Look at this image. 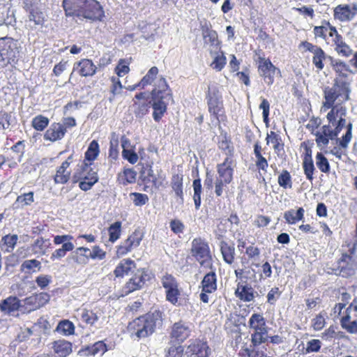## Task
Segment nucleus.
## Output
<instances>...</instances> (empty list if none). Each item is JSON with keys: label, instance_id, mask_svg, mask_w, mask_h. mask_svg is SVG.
Instances as JSON below:
<instances>
[{"label": "nucleus", "instance_id": "f03ea898", "mask_svg": "<svg viewBox=\"0 0 357 357\" xmlns=\"http://www.w3.org/2000/svg\"><path fill=\"white\" fill-rule=\"evenodd\" d=\"M162 324V312L155 310L144 316H141L132 322L128 326L132 336H136L138 339L145 338L152 335L156 327Z\"/></svg>", "mask_w": 357, "mask_h": 357}, {"label": "nucleus", "instance_id": "c9c22d12", "mask_svg": "<svg viewBox=\"0 0 357 357\" xmlns=\"http://www.w3.org/2000/svg\"><path fill=\"white\" fill-rule=\"evenodd\" d=\"M238 298L245 302H250L254 298V291L251 287L248 285H243L238 287L236 292Z\"/></svg>", "mask_w": 357, "mask_h": 357}, {"label": "nucleus", "instance_id": "864d4df0", "mask_svg": "<svg viewBox=\"0 0 357 357\" xmlns=\"http://www.w3.org/2000/svg\"><path fill=\"white\" fill-rule=\"evenodd\" d=\"M57 330L62 331L65 335H71L74 333L75 326L71 321L63 320L59 322Z\"/></svg>", "mask_w": 357, "mask_h": 357}, {"label": "nucleus", "instance_id": "052dcab7", "mask_svg": "<svg viewBox=\"0 0 357 357\" xmlns=\"http://www.w3.org/2000/svg\"><path fill=\"white\" fill-rule=\"evenodd\" d=\"M122 156L131 164H135L139 159L137 153L133 149L122 151Z\"/></svg>", "mask_w": 357, "mask_h": 357}, {"label": "nucleus", "instance_id": "8fccbe9b", "mask_svg": "<svg viewBox=\"0 0 357 357\" xmlns=\"http://www.w3.org/2000/svg\"><path fill=\"white\" fill-rule=\"evenodd\" d=\"M10 149L17 154L16 159L17 162H22L25 152V141H18L10 148Z\"/></svg>", "mask_w": 357, "mask_h": 357}, {"label": "nucleus", "instance_id": "aec40b11", "mask_svg": "<svg viewBox=\"0 0 357 357\" xmlns=\"http://www.w3.org/2000/svg\"><path fill=\"white\" fill-rule=\"evenodd\" d=\"M190 331L188 324L178 321L173 325L171 335L176 340L183 342L190 336Z\"/></svg>", "mask_w": 357, "mask_h": 357}, {"label": "nucleus", "instance_id": "0eeeda50", "mask_svg": "<svg viewBox=\"0 0 357 357\" xmlns=\"http://www.w3.org/2000/svg\"><path fill=\"white\" fill-rule=\"evenodd\" d=\"M22 7L28 13L26 24L31 29L37 26H43L45 22V14L43 12L40 0H24Z\"/></svg>", "mask_w": 357, "mask_h": 357}, {"label": "nucleus", "instance_id": "4c0bfd02", "mask_svg": "<svg viewBox=\"0 0 357 357\" xmlns=\"http://www.w3.org/2000/svg\"><path fill=\"white\" fill-rule=\"evenodd\" d=\"M78 315L82 321L89 325H93L98 319L96 313L86 309H82L78 312Z\"/></svg>", "mask_w": 357, "mask_h": 357}, {"label": "nucleus", "instance_id": "ddd939ff", "mask_svg": "<svg viewBox=\"0 0 357 357\" xmlns=\"http://www.w3.org/2000/svg\"><path fill=\"white\" fill-rule=\"evenodd\" d=\"M91 165V163L87 164L85 161H83L80 166H78V168L73 175L75 183L78 182L79 180L92 181V183H96L98 181V174L92 169Z\"/></svg>", "mask_w": 357, "mask_h": 357}, {"label": "nucleus", "instance_id": "0e129e2a", "mask_svg": "<svg viewBox=\"0 0 357 357\" xmlns=\"http://www.w3.org/2000/svg\"><path fill=\"white\" fill-rule=\"evenodd\" d=\"M324 96L325 98V101L323 102V105L321 107V111L326 112L327 109L335 107V100L329 96L328 93L324 91Z\"/></svg>", "mask_w": 357, "mask_h": 357}, {"label": "nucleus", "instance_id": "f3484780", "mask_svg": "<svg viewBox=\"0 0 357 357\" xmlns=\"http://www.w3.org/2000/svg\"><path fill=\"white\" fill-rule=\"evenodd\" d=\"M73 160V156L70 155L66 160L62 162L58 167L56 174L54 176V183L56 184H66L70 179V171L68 170L69 166Z\"/></svg>", "mask_w": 357, "mask_h": 357}, {"label": "nucleus", "instance_id": "49530a36", "mask_svg": "<svg viewBox=\"0 0 357 357\" xmlns=\"http://www.w3.org/2000/svg\"><path fill=\"white\" fill-rule=\"evenodd\" d=\"M47 242L48 240L43 238H37L32 245L34 253L42 255H45L46 253V248L48 247V245H46Z\"/></svg>", "mask_w": 357, "mask_h": 357}, {"label": "nucleus", "instance_id": "bb28decb", "mask_svg": "<svg viewBox=\"0 0 357 357\" xmlns=\"http://www.w3.org/2000/svg\"><path fill=\"white\" fill-rule=\"evenodd\" d=\"M305 211L302 207L298 208L296 211L294 209L287 211L284 213V218L288 224H296L299 220H303Z\"/></svg>", "mask_w": 357, "mask_h": 357}, {"label": "nucleus", "instance_id": "f8f14e48", "mask_svg": "<svg viewBox=\"0 0 357 357\" xmlns=\"http://www.w3.org/2000/svg\"><path fill=\"white\" fill-rule=\"evenodd\" d=\"M259 73L264 77V82L268 85H271L274 82V76L276 73H280L278 69L269 59L265 58H259Z\"/></svg>", "mask_w": 357, "mask_h": 357}, {"label": "nucleus", "instance_id": "79ce46f5", "mask_svg": "<svg viewBox=\"0 0 357 357\" xmlns=\"http://www.w3.org/2000/svg\"><path fill=\"white\" fill-rule=\"evenodd\" d=\"M316 165L321 172L324 173L330 172V165L328 159L321 153L319 152L316 155Z\"/></svg>", "mask_w": 357, "mask_h": 357}, {"label": "nucleus", "instance_id": "a878e982", "mask_svg": "<svg viewBox=\"0 0 357 357\" xmlns=\"http://www.w3.org/2000/svg\"><path fill=\"white\" fill-rule=\"evenodd\" d=\"M266 140L267 144L269 143L273 144V149L278 155H279L281 152L284 151V144L282 143V139L278 134L271 131L270 134L267 135Z\"/></svg>", "mask_w": 357, "mask_h": 357}, {"label": "nucleus", "instance_id": "e433bc0d", "mask_svg": "<svg viewBox=\"0 0 357 357\" xmlns=\"http://www.w3.org/2000/svg\"><path fill=\"white\" fill-rule=\"evenodd\" d=\"M100 153L99 144L96 140H93L85 153V160L92 162L96 159Z\"/></svg>", "mask_w": 357, "mask_h": 357}, {"label": "nucleus", "instance_id": "de8ad7c7", "mask_svg": "<svg viewBox=\"0 0 357 357\" xmlns=\"http://www.w3.org/2000/svg\"><path fill=\"white\" fill-rule=\"evenodd\" d=\"M312 57V63L315 66V67L319 70H321L324 64L323 63L324 60L326 58V55L322 49H320L317 52L313 54Z\"/></svg>", "mask_w": 357, "mask_h": 357}, {"label": "nucleus", "instance_id": "dca6fc26", "mask_svg": "<svg viewBox=\"0 0 357 357\" xmlns=\"http://www.w3.org/2000/svg\"><path fill=\"white\" fill-rule=\"evenodd\" d=\"M204 44L208 47L211 55L213 52L221 50L220 42L218 40V33L212 29H206L203 31Z\"/></svg>", "mask_w": 357, "mask_h": 357}, {"label": "nucleus", "instance_id": "603ef678", "mask_svg": "<svg viewBox=\"0 0 357 357\" xmlns=\"http://www.w3.org/2000/svg\"><path fill=\"white\" fill-rule=\"evenodd\" d=\"M162 284L166 290L178 287V284L176 278L172 275L168 273L162 278Z\"/></svg>", "mask_w": 357, "mask_h": 357}, {"label": "nucleus", "instance_id": "c756f323", "mask_svg": "<svg viewBox=\"0 0 357 357\" xmlns=\"http://www.w3.org/2000/svg\"><path fill=\"white\" fill-rule=\"evenodd\" d=\"M211 56L213 57V61H212L211 66L216 71H221L227 63V59L224 52L221 50L217 52L215 51L213 52V55H211Z\"/></svg>", "mask_w": 357, "mask_h": 357}, {"label": "nucleus", "instance_id": "423d86ee", "mask_svg": "<svg viewBox=\"0 0 357 357\" xmlns=\"http://www.w3.org/2000/svg\"><path fill=\"white\" fill-rule=\"evenodd\" d=\"M234 167L235 164L232 158L229 157H227L222 163L218 165V176L215 183V192L218 197L222 195L223 186L231 182Z\"/></svg>", "mask_w": 357, "mask_h": 357}, {"label": "nucleus", "instance_id": "9d476101", "mask_svg": "<svg viewBox=\"0 0 357 357\" xmlns=\"http://www.w3.org/2000/svg\"><path fill=\"white\" fill-rule=\"evenodd\" d=\"M151 279V274L148 270L144 268L137 269L132 277L125 285V292L131 293L140 289L146 281Z\"/></svg>", "mask_w": 357, "mask_h": 357}, {"label": "nucleus", "instance_id": "338daca9", "mask_svg": "<svg viewBox=\"0 0 357 357\" xmlns=\"http://www.w3.org/2000/svg\"><path fill=\"white\" fill-rule=\"evenodd\" d=\"M52 282V278L50 275H39L36 279V282L40 289H43L47 287Z\"/></svg>", "mask_w": 357, "mask_h": 357}, {"label": "nucleus", "instance_id": "473e14b6", "mask_svg": "<svg viewBox=\"0 0 357 357\" xmlns=\"http://www.w3.org/2000/svg\"><path fill=\"white\" fill-rule=\"evenodd\" d=\"M248 324L254 331L266 328V321L262 314L255 313L250 317Z\"/></svg>", "mask_w": 357, "mask_h": 357}, {"label": "nucleus", "instance_id": "c85d7f7f", "mask_svg": "<svg viewBox=\"0 0 357 357\" xmlns=\"http://www.w3.org/2000/svg\"><path fill=\"white\" fill-rule=\"evenodd\" d=\"M172 188L174 191L176 195L179 198V203H183V176L176 174L172 178Z\"/></svg>", "mask_w": 357, "mask_h": 357}, {"label": "nucleus", "instance_id": "680f3d73", "mask_svg": "<svg viewBox=\"0 0 357 357\" xmlns=\"http://www.w3.org/2000/svg\"><path fill=\"white\" fill-rule=\"evenodd\" d=\"M321 342L319 340L312 339L307 342L306 347L307 353L318 352L321 348Z\"/></svg>", "mask_w": 357, "mask_h": 357}, {"label": "nucleus", "instance_id": "39448f33", "mask_svg": "<svg viewBox=\"0 0 357 357\" xmlns=\"http://www.w3.org/2000/svg\"><path fill=\"white\" fill-rule=\"evenodd\" d=\"M20 43L12 38H0V65L15 63L20 54Z\"/></svg>", "mask_w": 357, "mask_h": 357}, {"label": "nucleus", "instance_id": "6ab92c4d", "mask_svg": "<svg viewBox=\"0 0 357 357\" xmlns=\"http://www.w3.org/2000/svg\"><path fill=\"white\" fill-rule=\"evenodd\" d=\"M74 70H77L82 77H89L96 73V66L91 60L84 59L75 64Z\"/></svg>", "mask_w": 357, "mask_h": 357}, {"label": "nucleus", "instance_id": "6e6d98bb", "mask_svg": "<svg viewBox=\"0 0 357 357\" xmlns=\"http://www.w3.org/2000/svg\"><path fill=\"white\" fill-rule=\"evenodd\" d=\"M130 197H134L133 203L137 206L145 205L149 202V197L146 194L132 192Z\"/></svg>", "mask_w": 357, "mask_h": 357}, {"label": "nucleus", "instance_id": "4468645a", "mask_svg": "<svg viewBox=\"0 0 357 357\" xmlns=\"http://www.w3.org/2000/svg\"><path fill=\"white\" fill-rule=\"evenodd\" d=\"M333 16L335 20L340 22H350L357 15V3L340 4L333 10Z\"/></svg>", "mask_w": 357, "mask_h": 357}, {"label": "nucleus", "instance_id": "9b49d317", "mask_svg": "<svg viewBox=\"0 0 357 357\" xmlns=\"http://www.w3.org/2000/svg\"><path fill=\"white\" fill-rule=\"evenodd\" d=\"M142 238L143 234L139 230H135L117 247V255L123 256L131 252L139 245Z\"/></svg>", "mask_w": 357, "mask_h": 357}, {"label": "nucleus", "instance_id": "a18cd8bd", "mask_svg": "<svg viewBox=\"0 0 357 357\" xmlns=\"http://www.w3.org/2000/svg\"><path fill=\"white\" fill-rule=\"evenodd\" d=\"M86 349L89 351V354L93 356L98 354L102 355L107 350L106 344L102 341H98L92 346L86 347Z\"/></svg>", "mask_w": 357, "mask_h": 357}, {"label": "nucleus", "instance_id": "6e6552de", "mask_svg": "<svg viewBox=\"0 0 357 357\" xmlns=\"http://www.w3.org/2000/svg\"><path fill=\"white\" fill-rule=\"evenodd\" d=\"M324 91L342 105L350 98L351 82L349 79L335 77L333 86L326 87Z\"/></svg>", "mask_w": 357, "mask_h": 357}, {"label": "nucleus", "instance_id": "cd10ccee", "mask_svg": "<svg viewBox=\"0 0 357 357\" xmlns=\"http://www.w3.org/2000/svg\"><path fill=\"white\" fill-rule=\"evenodd\" d=\"M220 250L224 261L228 264H231L234 262L235 255L234 245L222 241L220 243Z\"/></svg>", "mask_w": 357, "mask_h": 357}, {"label": "nucleus", "instance_id": "7c9ffc66", "mask_svg": "<svg viewBox=\"0 0 357 357\" xmlns=\"http://www.w3.org/2000/svg\"><path fill=\"white\" fill-rule=\"evenodd\" d=\"M135 267V262L131 259H124L115 268L114 273L116 277H123Z\"/></svg>", "mask_w": 357, "mask_h": 357}, {"label": "nucleus", "instance_id": "bf43d9fd", "mask_svg": "<svg viewBox=\"0 0 357 357\" xmlns=\"http://www.w3.org/2000/svg\"><path fill=\"white\" fill-rule=\"evenodd\" d=\"M112 86L111 87V93H112V97L109 98V101L112 102L116 95L120 94L121 89L123 88L122 84L119 79L116 77L112 78Z\"/></svg>", "mask_w": 357, "mask_h": 357}, {"label": "nucleus", "instance_id": "13d9d810", "mask_svg": "<svg viewBox=\"0 0 357 357\" xmlns=\"http://www.w3.org/2000/svg\"><path fill=\"white\" fill-rule=\"evenodd\" d=\"M303 167L304 169V173L306 176V178L312 181L314 178L313 173L314 171V166L313 161H303Z\"/></svg>", "mask_w": 357, "mask_h": 357}, {"label": "nucleus", "instance_id": "f257e3e1", "mask_svg": "<svg viewBox=\"0 0 357 357\" xmlns=\"http://www.w3.org/2000/svg\"><path fill=\"white\" fill-rule=\"evenodd\" d=\"M62 6L66 17L100 21L105 16L102 6L96 0H63Z\"/></svg>", "mask_w": 357, "mask_h": 357}, {"label": "nucleus", "instance_id": "b1692460", "mask_svg": "<svg viewBox=\"0 0 357 357\" xmlns=\"http://www.w3.org/2000/svg\"><path fill=\"white\" fill-rule=\"evenodd\" d=\"M53 349L56 357H67L72 352V344L66 340H59L53 343Z\"/></svg>", "mask_w": 357, "mask_h": 357}, {"label": "nucleus", "instance_id": "20e7f679", "mask_svg": "<svg viewBox=\"0 0 357 357\" xmlns=\"http://www.w3.org/2000/svg\"><path fill=\"white\" fill-rule=\"evenodd\" d=\"M208 111L211 114V123L219 125L224 116L223 100L219 88L215 85L208 86L206 95Z\"/></svg>", "mask_w": 357, "mask_h": 357}, {"label": "nucleus", "instance_id": "4d7b16f0", "mask_svg": "<svg viewBox=\"0 0 357 357\" xmlns=\"http://www.w3.org/2000/svg\"><path fill=\"white\" fill-rule=\"evenodd\" d=\"M183 347L181 345H171L167 350L166 357H182Z\"/></svg>", "mask_w": 357, "mask_h": 357}, {"label": "nucleus", "instance_id": "2f4dec72", "mask_svg": "<svg viewBox=\"0 0 357 357\" xmlns=\"http://www.w3.org/2000/svg\"><path fill=\"white\" fill-rule=\"evenodd\" d=\"M41 268L40 261L36 259L25 260L20 267V270L26 273H36Z\"/></svg>", "mask_w": 357, "mask_h": 357}, {"label": "nucleus", "instance_id": "72a5a7b5", "mask_svg": "<svg viewBox=\"0 0 357 357\" xmlns=\"http://www.w3.org/2000/svg\"><path fill=\"white\" fill-rule=\"evenodd\" d=\"M89 252L91 250L84 247H79L72 252V258L78 264L84 263L85 259L90 258Z\"/></svg>", "mask_w": 357, "mask_h": 357}, {"label": "nucleus", "instance_id": "a19ab883", "mask_svg": "<svg viewBox=\"0 0 357 357\" xmlns=\"http://www.w3.org/2000/svg\"><path fill=\"white\" fill-rule=\"evenodd\" d=\"M31 123L35 130L43 131L48 126L49 119L43 115H38L33 119Z\"/></svg>", "mask_w": 357, "mask_h": 357}, {"label": "nucleus", "instance_id": "f704fd0d", "mask_svg": "<svg viewBox=\"0 0 357 357\" xmlns=\"http://www.w3.org/2000/svg\"><path fill=\"white\" fill-rule=\"evenodd\" d=\"M252 344L253 347H257L262 343H264L268 338V333L266 328H263L261 330L255 331L252 334Z\"/></svg>", "mask_w": 357, "mask_h": 357}, {"label": "nucleus", "instance_id": "a211bd4d", "mask_svg": "<svg viewBox=\"0 0 357 357\" xmlns=\"http://www.w3.org/2000/svg\"><path fill=\"white\" fill-rule=\"evenodd\" d=\"M66 132V128L61 123H54L46 130L44 139L51 142L61 139Z\"/></svg>", "mask_w": 357, "mask_h": 357}, {"label": "nucleus", "instance_id": "e2e57ef3", "mask_svg": "<svg viewBox=\"0 0 357 357\" xmlns=\"http://www.w3.org/2000/svg\"><path fill=\"white\" fill-rule=\"evenodd\" d=\"M280 295L281 291L278 287L272 288L267 294V302L271 305L274 304Z\"/></svg>", "mask_w": 357, "mask_h": 357}, {"label": "nucleus", "instance_id": "2eb2a0df", "mask_svg": "<svg viewBox=\"0 0 357 357\" xmlns=\"http://www.w3.org/2000/svg\"><path fill=\"white\" fill-rule=\"evenodd\" d=\"M208 351L206 342L196 340L188 347L185 354L188 357H208Z\"/></svg>", "mask_w": 357, "mask_h": 357}, {"label": "nucleus", "instance_id": "ea45409f", "mask_svg": "<svg viewBox=\"0 0 357 357\" xmlns=\"http://www.w3.org/2000/svg\"><path fill=\"white\" fill-rule=\"evenodd\" d=\"M121 222L119 221L115 222L112 224L108 228L109 240L112 243L117 241L121 236Z\"/></svg>", "mask_w": 357, "mask_h": 357}, {"label": "nucleus", "instance_id": "774afa93", "mask_svg": "<svg viewBox=\"0 0 357 357\" xmlns=\"http://www.w3.org/2000/svg\"><path fill=\"white\" fill-rule=\"evenodd\" d=\"M118 144L119 142L117 138H112L110 141L109 156L114 160L117 158L119 155Z\"/></svg>", "mask_w": 357, "mask_h": 357}, {"label": "nucleus", "instance_id": "5fc2aeb1", "mask_svg": "<svg viewBox=\"0 0 357 357\" xmlns=\"http://www.w3.org/2000/svg\"><path fill=\"white\" fill-rule=\"evenodd\" d=\"M180 296V291L178 287L169 289L166 290V298L172 304L176 305L178 303V296Z\"/></svg>", "mask_w": 357, "mask_h": 357}, {"label": "nucleus", "instance_id": "5701e85b", "mask_svg": "<svg viewBox=\"0 0 357 357\" xmlns=\"http://www.w3.org/2000/svg\"><path fill=\"white\" fill-rule=\"evenodd\" d=\"M202 291L213 293L217 289V278L214 271L206 274L201 282Z\"/></svg>", "mask_w": 357, "mask_h": 357}, {"label": "nucleus", "instance_id": "393cba45", "mask_svg": "<svg viewBox=\"0 0 357 357\" xmlns=\"http://www.w3.org/2000/svg\"><path fill=\"white\" fill-rule=\"evenodd\" d=\"M328 59L331 61V66H333V70L337 74V77H340L342 79H348V75L344 72L352 73L349 68V66L345 62L339 59H334L331 56H328Z\"/></svg>", "mask_w": 357, "mask_h": 357}, {"label": "nucleus", "instance_id": "09e8293b", "mask_svg": "<svg viewBox=\"0 0 357 357\" xmlns=\"http://www.w3.org/2000/svg\"><path fill=\"white\" fill-rule=\"evenodd\" d=\"M278 181L279 185L284 188H291L292 186L291 175L287 170H283L282 172V173L278 176Z\"/></svg>", "mask_w": 357, "mask_h": 357}, {"label": "nucleus", "instance_id": "58836bf2", "mask_svg": "<svg viewBox=\"0 0 357 357\" xmlns=\"http://www.w3.org/2000/svg\"><path fill=\"white\" fill-rule=\"evenodd\" d=\"M194 195L193 200L195 206L197 210L199 209L201 206V194H202V184L199 178L195 179L192 183Z\"/></svg>", "mask_w": 357, "mask_h": 357}, {"label": "nucleus", "instance_id": "3c124183", "mask_svg": "<svg viewBox=\"0 0 357 357\" xmlns=\"http://www.w3.org/2000/svg\"><path fill=\"white\" fill-rule=\"evenodd\" d=\"M241 357H264L266 354L263 351L257 349V347H253V349L245 348L239 352Z\"/></svg>", "mask_w": 357, "mask_h": 357}, {"label": "nucleus", "instance_id": "7ed1b4c3", "mask_svg": "<svg viewBox=\"0 0 357 357\" xmlns=\"http://www.w3.org/2000/svg\"><path fill=\"white\" fill-rule=\"evenodd\" d=\"M170 100H172L171 90L165 78L161 77L154 84L150 101L153 109V118L155 121H160Z\"/></svg>", "mask_w": 357, "mask_h": 357}, {"label": "nucleus", "instance_id": "1a4fd4ad", "mask_svg": "<svg viewBox=\"0 0 357 357\" xmlns=\"http://www.w3.org/2000/svg\"><path fill=\"white\" fill-rule=\"evenodd\" d=\"M191 253L201 266L212 268L210 249L205 241L200 238H195L192 242Z\"/></svg>", "mask_w": 357, "mask_h": 357}, {"label": "nucleus", "instance_id": "412c9836", "mask_svg": "<svg viewBox=\"0 0 357 357\" xmlns=\"http://www.w3.org/2000/svg\"><path fill=\"white\" fill-rule=\"evenodd\" d=\"M20 301L16 296H9L0 303V310L6 314H13L18 311L20 307Z\"/></svg>", "mask_w": 357, "mask_h": 357}, {"label": "nucleus", "instance_id": "69168bd1", "mask_svg": "<svg viewBox=\"0 0 357 357\" xmlns=\"http://www.w3.org/2000/svg\"><path fill=\"white\" fill-rule=\"evenodd\" d=\"M169 227L171 230L176 234L183 232L185 226L179 220H172L170 222Z\"/></svg>", "mask_w": 357, "mask_h": 357}, {"label": "nucleus", "instance_id": "4be33fe9", "mask_svg": "<svg viewBox=\"0 0 357 357\" xmlns=\"http://www.w3.org/2000/svg\"><path fill=\"white\" fill-rule=\"evenodd\" d=\"M17 123L16 117L12 112L0 109V131L10 130Z\"/></svg>", "mask_w": 357, "mask_h": 357}, {"label": "nucleus", "instance_id": "37998d69", "mask_svg": "<svg viewBox=\"0 0 357 357\" xmlns=\"http://www.w3.org/2000/svg\"><path fill=\"white\" fill-rule=\"evenodd\" d=\"M33 201V192H29L18 196L16 199L15 204L17 205V207H23L24 206L31 205Z\"/></svg>", "mask_w": 357, "mask_h": 357}, {"label": "nucleus", "instance_id": "c03bdc74", "mask_svg": "<svg viewBox=\"0 0 357 357\" xmlns=\"http://www.w3.org/2000/svg\"><path fill=\"white\" fill-rule=\"evenodd\" d=\"M158 73V69L157 67L153 66L149 69L146 75L139 82V85H142V88H144L145 86L151 84L156 75Z\"/></svg>", "mask_w": 357, "mask_h": 357}]
</instances>
